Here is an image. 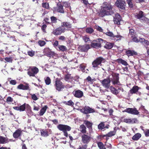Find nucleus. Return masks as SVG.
<instances>
[{
  "instance_id": "18",
  "label": "nucleus",
  "mask_w": 149,
  "mask_h": 149,
  "mask_svg": "<svg viewBox=\"0 0 149 149\" xmlns=\"http://www.w3.org/2000/svg\"><path fill=\"white\" fill-rule=\"evenodd\" d=\"M22 131L20 128L18 129L13 134L14 138H17L21 136Z\"/></svg>"
},
{
  "instance_id": "51",
  "label": "nucleus",
  "mask_w": 149,
  "mask_h": 149,
  "mask_svg": "<svg viewBox=\"0 0 149 149\" xmlns=\"http://www.w3.org/2000/svg\"><path fill=\"white\" fill-rule=\"evenodd\" d=\"M83 39L85 42H87L90 41L89 38L87 36H83Z\"/></svg>"
},
{
  "instance_id": "22",
  "label": "nucleus",
  "mask_w": 149,
  "mask_h": 149,
  "mask_svg": "<svg viewBox=\"0 0 149 149\" xmlns=\"http://www.w3.org/2000/svg\"><path fill=\"white\" fill-rule=\"evenodd\" d=\"M74 96L80 98L83 95V92L80 90H78L73 92Z\"/></svg>"
},
{
  "instance_id": "43",
  "label": "nucleus",
  "mask_w": 149,
  "mask_h": 149,
  "mask_svg": "<svg viewBox=\"0 0 149 149\" xmlns=\"http://www.w3.org/2000/svg\"><path fill=\"white\" fill-rule=\"evenodd\" d=\"M136 109H133L132 108H128L124 111H123V112H136Z\"/></svg>"
},
{
  "instance_id": "23",
  "label": "nucleus",
  "mask_w": 149,
  "mask_h": 149,
  "mask_svg": "<svg viewBox=\"0 0 149 149\" xmlns=\"http://www.w3.org/2000/svg\"><path fill=\"white\" fill-rule=\"evenodd\" d=\"M79 110L81 112H95L93 109L87 106H85L84 108L80 109Z\"/></svg>"
},
{
  "instance_id": "31",
  "label": "nucleus",
  "mask_w": 149,
  "mask_h": 149,
  "mask_svg": "<svg viewBox=\"0 0 149 149\" xmlns=\"http://www.w3.org/2000/svg\"><path fill=\"white\" fill-rule=\"evenodd\" d=\"M140 42H141L145 46L149 45V42L147 40H146L144 38H141L140 39Z\"/></svg>"
},
{
  "instance_id": "54",
  "label": "nucleus",
  "mask_w": 149,
  "mask_h": 149,
  "mask_svg": "<svg viewBox=\"0 0 149 149\" xmlns=\"http://www.w3.org/2000/svg\"><path fill=\"white\" fill-rule=\"evenodd\" d=\"M13 101V99L10 97H8L6 99V102H12Z\"/></svg>"
},
{
  "instance_id": "6",
  "label": "nucleus",
  "mask_w": 149,
  "mask_h": 149,
  "mask_svg": "<svg viewBox=\"0 0 149 149\" xmlns=\"http://www.w3.org/2000/svg\"><path fill=\"white\" fill-rule=\"evenodd\" d=\"M135 17L139 19L142 22H148L149 19L145 17L143 13L141 11H139L138 13H136Z\"/></svg>"
},
{
  "instance_id": "9",
  "label": "nucleus",
  "mask_w": 149,
  "mask_h": 149,
  "mask_svg": "<svg viewBox=\"0 0 149 149\" xmlns=\"http://www.w3.org/2000/svg\"><path fill=\"white\" fill-rule=\"evenodd\" d=\"M116 6L122 10L125 9L126 3L124 0H117L115 3Z\"/></svg>"
},
{
  "instance_id": "2",
  "label": "nucleus",
  "mask_w": 149,
  "mask_h": 149,
  "mask_svg": "<svg viewBox=\"0 0 149 149\" xmlns=\"http://www.w3.org/2000/svg\"><path fill=\"white\" fill-rule=\"evenodd\" d=\"M112 7L109 3L104 2L102 6V8L100 14V15L103 17L105 15H112L113 13L112 11H109L112 9Z\"/></svg>"
},
{
  "instance_id": "50",
  "label": "nucleus",
  "mask_w": 149,
  "mask_h": 149,
  "mask_svg": "<svg viewBox=\"0 0 149 149\" xmlns=\"http://www.w3.org/2000/svg\"><path fill=\"white\" fill-rule=\"evenodd\" d=\"M42 6L47 9L49 8V4L48 3H42Z\"/></svg>"
},
{
  "instance_id": "8",
  "label": "nucleus",
  "mask_w": 149,
  "mask_h": 149,
  "mask_svg": "<svg viewBox=\"0 0 149 149\" xmlns=\"http://www.w3.org/2000/svg\"><path fill=\"white\" fill-rule=\"evenodd\" d=\"M38 72V68L33 66L28 69L27 74L30 76L34 77Z\"/></svg>"
},
{
  "instance_id": "36",
  "label": "nucleus",
  "mask_w": 149,
  "mask_h": 149,
  "mask_svg": "<svg viewBox=\"0 0 149 149\" xmlns=\"http://www.w3.org/2000/svg\"><path fill=\"white\" fill-rule=\"evenodd\" d=\"M137 35L136 34V35H134L133 36H132L130 38H132V40L134 42H140V40L138 39L137 38Z\"/></svg>"
},
{
  "instance_id": "29",
  "label": "nucleus",
  "mask_w": 149,
  "mask_h": 149,
  "mask_svg": "<svg viewBox=\"0 0 149 149\" xmlns=\"http://www.w3.org/2000/svg\"><path fill=\"white\" fill-rule=\"evenodd\" d=\"M79 128L80 129V131L82 134H86L87 132L86 127L84 125L82 124L81 125Z\"/></svg>"
},
{
  "instance_id": "27",
  "label": "nucleus",
  "mask_w": 149,
  "mask_h": 149,
  "mask_svg": "<svg viewBox=\"0 0 149 149\" xmlns=\"http://www.w3.org/2000/svg\"><path fill=\"white\" fill-rule=\"evenodd\" d=\"M84 123L86 125L87 127L89 130H92V125H93L92 123L89 122L88 120H84Z\"/></svg>"
},
{
  "instance_id": "57",
  "label": "nucleus",
  "mask_w": 149,
  "mask_h": 149,
  "mask_svg": "<svg viewBox=\"0 0 149 149\" xmlns=\"http://www.w3.org/2000/svg\"><path fill=\"white\" fill-rule=\"evenodd\" d=\"M31 97L32 99L35 100H37L38 99L35 94L32 95Z\"/></svg>"
},
{
  "instance_id": "49",
  "label": "nucleus",
  "mask_w": 149,
  "mask_h": 149,
  "mask_svg": "<svg viewBox=\"0 0 149 149\" xmlns=\"http://www.w3.org/2000/svg\"><path fill=\"white\" fill-rule=\"evenodd\" d=\"M38 43L39 45L41 46H43L46 44L45 42L43 40H39L38 41Z\"/></svg>"
},
{
  "instance_id": "46",
  "label": "nucleus",
  "mask_w": 149,
  "mask_h": 149,
  "mask_svg": "<svg viewBox=\"0 0 149 149\" xmlns=\"http://www.w3.org/2000/svg\"><path fill=\"white\" fill-rule=\"evenodd\" d=\"M52 23H56L57 22V19L56 17L52 16L50 18Z\"/></svg>"
},
{
  "instance_id": "60",
  "label": "nucleus",
  "mask_w": 149,
  "mask_h": 149,
  "mask_svg": "<svg viewBox=\"0 0 149 149\" xmlns=\"http://www.w3.org/2000/svg\"><path fill=\"white\" fill-rule=\"evenodd\" d=\"M51 51V50L49 48H46L44 50V52L46 53V54H48L49 52Z\"/></svg>"
},
{
  "instance_id": "11",
  "label": "nucleus",
  "mask_w": 149,
  "mask_h": 149,
  "mask_svg": "<svg viewBox=\"0 0 149 149\" xmlns=\"http://www.w3.org/2000/svg\"><path fill=\"white\" fill-rule=\"evenodd\" d=\"M56 89L58 91H61L64 87L63 83L59 80H56L55 82Z\"/></svg>"
},
{
  "instance_id": "61",
  "label": "nucleus",
  "mask_w": 149,
  "mask_h": 149,
  "mask_svg": "<svg viewBox=\"0 0 149 149\" xmlns=\"http://www.w3.org/2000/svg\"><path fill=\"white\" fill-rule=\"evenodd\" d=\"M47 108V106H45L41 109L40 112H45Z\"/></svg>"
},
{
  "instance_id": "59",
  "label": "nucleus",
  "mask_w": 149,
  "mask_h": 149,
  "mask_svg": "<svg viewBox=\"0 0 149 149\" xmlns=\"http://www.w3.org/2000/svg\"><path fill=\"white\" fill-rule=\"evenodd\" d=\"M58 41L56 40L55 41V42L53 43V45L56 48L58 46Z\"/></svg>"
},
{
  "instance_id": "47",
  "label": "nucleus",
  "mask_w": 149,
  "mask_h": 149,
  "mask_svg": "<svg viewBox=\"0 0 149 149\" xmlns=\"http://www.w3.org/2000/svg\"><path fill=\"white\" fill-rule=\"evenodd\" d=\"M64 103L65 104L70 106H73L74 104V103L71 100H69L68 102H65Z\"/></svg>"
},
{
  "instance_id": "12",
  "label": "nucleus",
  "mask_w": 149,
  "mask_h": 149,
  "mask_svg": "<svg viewBox=\"0 0 149 149\" xmlns=\"http://www.w3.org/2000/svg\"><path fill=\"white\" fill-rule=\"evenodd\" d=\"M52 131L50 129H42L40 130V134L43 137H47L51 133Z\"/></svg>"
},
{
  "instance_id": "26",
  "label": "nucleus",
  "mask_w": 149,
  "mask_h": 149,
  "mask_svg": "<svg viewBox=\"0 0 149 149\" xmlns=\"http://www.w3.org/2000/svg\"><path fill=\"white\" fill-rule=\"evenodd\" d=\"M141 136V134L139 133H137L132 136V139L134 141H136L139 140Z\"/></svg>"
},
{
  "instance_id": "24",
  "label": "nucleus",
  "mask_w": 149,
  "mask_h": 149,
  "mask_svg": "<svg viewBox=\"0 0 149 149\" xmlns=\"http://www.w3.org/2000/svg\"><path fill=\"white\" fill-rule=\"evenodd\" d=\"M8 139L2 136H0V144H4L8 142Z\"/></svg>"
},
{
  "instance_id": "39",
  "label": "nucleus",
  "mask_w": 149,
  "mask_h": 149,
  "mask_svg": "<svg viewBox=\"0 0 149 149\" xmlns=\"http://www.w3.org/2000/svg\"><path fill=\"white\" fill-rule=\"evenodd\" d=\"M123 72L122 73V74H124L126 75H128L129 73V72L128 70V68L127 67L125 68H123Z\"/></svg>"
},
{
  "instance_id": "15",
  "label": "nucleus",
  "mask_w": 149,
  "mask_h": 149,
  "mask_svg": "<svg viewBox=\"0 0 149 149\" xmlns=\"http://www.w3.org/2000/svg\"><path fill=\"white\" fill-rule=\"evenodd\" d=\"M90 48V46L89 45H84L80 46L79 47V50L82 52H87Z\"/></svg>"
},
{
  "instance_id": "62",
  "label": "nucleus",
  "mask_w": 149,
  "mask_h": 149,
  "mask_svg": "<svg viewBox=\"0 0 149 149\" xmlns=\"http://www.w3.org/2000/svg\"><path fill=\"white\" fill-rule=\"evenodd\" d=\"M115 37H116L118 39L117 40H118L121 39L122 37L121 36H120V35H117L116 36L114 35V37H113V38H114Z\"/></svg>"
},
{
  "instance_id": "52",
  "label": "nucleus",
  "mask_w": 149,
  "mask_h": 149,
  "mask_svg": "<svg viewBox=\"0 0 149 149\" xmlns=\"http://www.w3.org/2000/svg\"><path fill=\"white\" fill-rule=\"evenodd\" d=\"M5 60L7 62H12L13 59L12 58L6 57L5 58Z\"/></svg>"
},
{
  "instance_id": "4",
  "label": "nucleus",
  "mask_w": 149,
  "mask_h": 149,
  "mask_svg": "<svg viewBox=\"0 0 149 149\" xmlns=\"http://www.w3.org/2000/svg\"><path fill=\"white\" fill-rule=\"evenodd\" d=\"M104 40L101 38H98L93 41L91 43V46L93 48H98L101 47V44Z\"/></svg>"
},
{
  "instance_id": "45",
  "label": "nucleus",
  "mask_w": 149,
  "mask_h": 149,
  "mask_svg": "<svg viewBox=\"0 0 149 149\" xmlns=\"http://www.w3.org/2000/svg\"><path fill=\"white\" fill-rule=\"evenodd\" d=\"M132 1V0H126V1L129 7L130 8H132L133 6Z\"/></svg>"
},
{
  "instance_id": "34",
  "label": "nucleus",
  "mask_w": 149,
  "mask_h": 149,
  "mask_svg": "<svg viewBox=\"0 0 149 149\" xmlns=\"http://www.w3.org/2000/svg\"><path fill=\"white\" fill-rule=\"evenodd\" d=\"M62 26L66 27L68 29H70L71 27V24L69 22H63Z\"/></svg>"
},
{
  "instance_id": "33",
  "label": "nucleus",
  "mask_w": 149,
  "mask_h": 149,
  "mask_svg": "<svg viewBox=\"0 0 149 149\" xmlns=\"http://www.w3.org/2000/svg\"><path fill=\"white\" fill-rule=\"evenodd\" d=\"M117 61L119 63H121L125 66H127L128 65L126 61L121 58L118 59Z\"/></svg>"
},
{
  "instance_id": "56",
  "label": "nucleus",
  "mask_w": 149,
  "mask_h": 149,
  "mask_svg": "<svg viewBox=\"0 0 149 149\" xmlns=\"http://www.w3.org/2000/svg\"><path fill=\"white\" fill-rule=\"evenodd\" d=\"M96 29L97 30L101 32H103V30L101 27L99 26H97L96 27Z\"/></svg>"
},
{
  "instance_id": "42",
  "label": "nucleus",
  "mask_w": 149,
  "mask_h": 149,
  "mask_svg": "<svg viewBox=\"0 0 149 149\" xmlns=\"http://www.w3.org/2000/svg\"><path fill=\"white\" fill-rule=\"evenodd\" d=\"M146 137H147L149 136V129H147L144 130L143 129H142Z\"/></svg>"
},
{
  "instance_id": "13",
  "label": "nucleus",
  "mask_w": 149,
  "mask_h": 149,
  "mask_svg": "<svg viewBox=\"0 0 149 149\" xmlns=\"http://www.w3.org/2000/svg\"><path fill=\"white\" fill-rule=\"evenodd\" d=\"M122 17L118 13L115 14L113 17V22L115 24L119 25L120 24V22L121 21Z\"/></svg>"
},
{
  "instance_id": "1",
  "label": "nucleus",
  "mask_w": 149,
  "mask_h": 149,
  "mask_svg": "<svg viewBox=\"0 0 149 149\" xmlns=\"http://www.w3.org/2000/svg\"><path fill=\"white\" fill-rule=\"evenodd\" d=\"M112 78L111 80L109 78L104 79L100 81L103 86L106 89H108L110 87L111 81L113 85H119L120 84L119 81V74H114L112 75Z\"/></svg>"
},
{
  "instance_id": "17",
  "label": "nucleus",
  "mask_w": 149,
  "mask_h": 149,
  "mask_svg": "<svg viewBox=\"0 0 149 149\" xmlns=\"http://www.w3.org/2000/svg\"><path fill=\"white\" fill-rule=\"evenodd\" d=\"M64 29L62 27H59L53 31V33L56 35H59L61 34L62 33L64 32Z\"/></svg>"
},
{
  "instance_id": "5",
  "label": "nucleus",
  "mask_w": 149,
  "mask_h": 149,
  "mask_svg": "<svg viewBox=\"0 0 149 149\" xmlns=\"http://www.w3.org/2000/svg\"><path fill=\"white\" fill-rule=\"evenodd\" d=\"M81 141L82 143L87 144L91 139V135L88 133L83 134L81 136Z\"/></svg>"
},
{
  "instance_id": "48",
  "label": "nucleus",
  "mask_w": 149,
  "mask_h": 149,
  "mask_svg": "<svg viewBox=\"0 0 149 149\" xmlns=\"http://www.w3.org/2000/svg\"><path fill=\"white\" fill-rule=\"evenodd\" d=\"M105 34L110 36V37H114V35L113 34V33L111 32H110V31H109V32H107L106 33H105Z\"/></svg>"
},
{
  "instance_id": "28",
  "label": "nucleus",
  "mask_w": 149,
  "mask_h": 149,
  "mask_svg": "<svg viewBox=\"0 0 149 149\" xmlns=\"http://www.w3.org/2000/svg\"><path fill=\"white\" fill-rule=\"evenodd\" d=\"M139 88L137 86H134L130 90V92L132 94L138 92Z\"/></svg>"
},
{
  "instance_id": "25",
  "label": "nucleus",
  "mask_w": 149,
  "mask_h": 149,
  "mask_svg": "<svg viewBox=\"0 0 149 149\" xmlns=\"http://www.w3.org/2000/svg\"><path fill=\"white\" fill-rule=\"evenodd\" d=\"M56 10L57 12L60 13H64V12L63 6L61 4L58 5V6L56 8Z\"/></svg>"
},
{
  "instance_id": "10",
  "label": "nucleus",
  "mask_w": 149,
  "mask_h": 149,
  "mask_svg": "<svg viewBox=\"0 0 149 149\" xmlns=\"http://www.w3.org/2000/svg\"><path fill=\"white\" fill-rule=\"evenodd\" d=\"M57 127L59 130L63 132L69 131L71 129V127L68 125L62 124H59L58 125Z\"/></svg>"
},
{
  "instance_id": "53",
  "label": "nucleus",
  "mask_w": 149,
  "mask_h": 149,
  "mask_svg": "<svg viewBox=\"0 0 149 149\" xmlns=\"http://www.w3.org/2000/svg\"><path fill=\"white\" fill-rule=\"evenodd\" d=\"M87 147V145L86 144L82 145L81 146H79V148L77 149H86Z\"/></svg>"
},
{
  "instance_id": "64",
  "label": "nucleus",
  "mask_w": 149,
  "mask_h": 149,
  "mask_svg": "<svg viewBox=\"0 0 149 149\" xmlns=\"http://www.w3.org/2000/svg\"><path fill=\"white\" fill-rule=\"evenodd\" d=\"M59 39L62 41H64L65 40V38L63 36H61L59 37Z\"/></svg>"
},
{
  "instance_id": "38",
  "label": "nucleus",
  "mask_w": 149,
  "mask_h": 149,
  "mask_svg": "<svg viewBox=\"0 0 149 149\" xmlns=\"http://www.w3.org/2000/svg\"><path fill=\"white\" fill-rule=\"evenodd\" d=\"M98 147L100 149H106L105 146H104L102 142H100L97 143Z\"/></svg>"
},
{
  "instance_id": "41",
  "label": "nucleus",
  "mask_w": 149,
  "mask_h": 149,
  "mask_svg": "<svg viewBox=\"0 0 149 149\" xmlns=\"http://www.w3.org/2000/svg\"><path fill=\"white\" fill-rule=\"evenodd\" d=\"M45 81L46 85H49L51 83V79L49 77H47L45 78Z\"/></svg>"
},
{
  "instance_id": "40",
  "label": "nucleus",
  "mask_w": 149,
  "mask_h": 149,
  "mask_svg": "<svg viewBox=\"0 0 149 149\" xmlns=\"http://www.w3.org/2000/svg\"><path fill=\"white\" fill-rule=\"evenodd\" d=\"M136 34L135 33L134 30L132 29H130V32L129 34V37L130 38L132 36H133L134 35H136Z\"/></svg>"
},
{
  "instance_id": "37",
  "label": "nucleus",
  "mask_w": 149,
  "mask_h": 149,
  "mask_svg": "<svg viewBox=\"0 0 149 149\" xmlns=\"http://www.w3.org/2000/svg\"><path fill=\"white\" fill-rule=\"evenodd\" d=\"M98 129L100 130H102L105 128H108L107 127H104V122H102L100 123L98 125Z\"/></svg>"
},
{
  "instance_id": "30",
  "label": "nucleus",
  "mask_w": 149,
  "mask_h": 149,
  "mask_svg": "<svg viewBox=\"0 0 149 149\" xmlns=\"http://www.w3.org/2000/svg\"><path fill=\"white\" fill-rule=\"evenodd\" d=\"M127 55L129 56L137 54V53L133 50H128L126 52Z\"/></svg>"
},
{
  "instance_id": "20",
  "label": "nucleus",
  "mask_w": 149,
  "mask_h": 149,
  "mask_svg": "<svg viewBox=\"0 0 149 149\" xmlns=\"http://www.w3.org/2000/svg\"><path fill=\"white\" fill-rule=\"evenodd\" d=\"M73 77H72L71 74H67L65 75L64 77L65 80L68 82H71L72 84H74V83L73 81Z\"/></svg>"
},
{
  "instance_id": "7",
  "label": "nucleus",
  "mask_w": 149,
  "mask_h": 149,
  "mask_svg": "<svg viewBox=\"0 0 149 149\" xmlns=\"http://www.w3.org/2000/svg\"><path fill=\"white\" fill-rule=\"evenodd\" d=\"M17 111H24L25 109H26L27 111H30V107L28 104L26 103L24 104H23L20 106L19 107H13Z\"/></svg>"
},
{
  "instance_id": "3",
  "label": "nucleus",
  "mask_w": 149,
  "mask_h": 149,
  "mask_svg": "<svg viewBox=\"0 0 149 149\" xmlns=\"http://www.w3.org/2000/svg\"><path fill=\"white\" fill-rule=\"evenodd\" d=\"M105 61V59L102 57H100L97 58L92 63L93 68L94 70H96L98 68V65H101L102 63H104Z\"/></svg>"
},
{
  "instance_id": "32",
  "label": "nucleus",
  "mask_w": 149,
  "mask_h": 149,
  "mask_svg": "<svg viewBox=\"0 0 149 149\" xmlns=\"http://www.w3.org/2000/svg\"><path fill=\"white\" fill-rule=\"evenodd\" d=\"M113 46V44L109 42H107L104 45V47L107 49H111Z\"/></svg>"
},
{
  "instance_id": "35",
  "label": "nucleus",
  "mask_w": 149,
  "mask_h": 149,
  "mask_svg": "<svg viewBox=\"0 0 149 149\" xmlns=\"http://www.w3.org/2000/svg\"><path fill=\"white\" fill-rule=\"evenodd\" d=\"M58 47L60 50L63 52L66 51L67 50V47L64 45H59L58 46Z\"/></svg>"
},
{
  "instance_id": "44",
  "label": "nucleus",
  "mask_w": 149,
  "mask_h": 149,
  "mask_svg": "<svg viewBox=\"0 0 149 149\" xmlns=\"http://www.w3.org/2000/svg\"><path fill=\"white\" fill-rule=\"evenodd\" d=\"M86 32L89 33H92L94 31L93 29L91 28H88L86 29Z\"/></svg>"
},
{
  "instance_id": "58",
  "label": "nucleus",
  "mask_w": 149,
  "mask_h": 149,
  "mask_svg": "<svg viewBox=\"0 0 149 149\" xmlns=\"http://www.w3.org/2000/svg\"><path fill=\"white\" fill-rule=\"evenodd\" d=\"M47 27V26L45 24L43 25L41 27V29L42 30L43 32L45 33V29H46Z\"/></svg>"
},
{
  "instance_id": "16",
  "label": "nucleus",
  "mask_w": 149,
  "mask_h": 149,
  "mask_svg": "<svg viewBox=\"0 0 149 149\" xmlns=\"http://www.w3.org/2000/svg\"><path fill=\"white\" fill-rule=\"evenodd\" d=\"M123 120L124 122L126 123L132 124L136 123L137 121V120L136 118H133L132 119L125 118Z\"/></svg>"
},
{
  "instance_id": "55",
  "label": "nucleus",
  "mask_w": 149,
  "mask_h": 149,
  "mask_svg": "<svg viewBox=\"0 0 149 149\" xmlns=\"http://www.w3.org/2000/svg\"><path fill=\"white\" fill-rule=\"evenodd\" d=\"M28 54L30 56H33L34 54V52L32 51H28Z\"/></svg>"
},
{
  "instance_id": "19",
  "label": "nucleus",
  "mask_w": 149,
  "mask_h": 149,
  "mask_svg": "<svg viewBox=\"0 0 149 149\" xmlns=\"http://www.w3.org/2000/svg\"><path fill=\"white\" fill-rule=\"evenodd\" d=\"M116 127H115V128H114L113 131H111L107 134L106 135H104L103 137H106V139L107 140L108 139V138H107V137H111L114 135L116 133Z\"/></svg>"
},
{
  "instance_id": "63",
  "label": "nucleus",
  "mask_w": 149,
  "mask_h": 149,
  "mask_svg": "<svg viewBox=\"0 0 149 149\" xmlns=\"http://www.w3.org/2000/svg\"><path fill=\"white\" fill-rule=\"evenodd\" d=\"M54 54V53L53 52L51 51L50 52H49L48 54H47V55L48 56H51L53 55Z\"/></svg>"
},
{
  "instance_id": "14",
  "label": "nucleus",
  "mask_w": 149,
  "mask_h": 149,
  "mask_svg": "<svg viewBox=\"0 0 149 149\" xmlns=\"http://www.w3.org/2000/svg\"><path fill=\"white\" fill-rule=\"evenodd\" d=\"M110 89L111 90V92L116 95H117L118 93H120V91H121L122 92H123L124 90L123 88H120L118 89H116L112 86L110 87Z\"/></svg>"
},
{
  "instance_id": "21",
  "label": "nucleus",
  "mask_w": 149,
  "mask_h": 149,
  "mask_svg": "<svg viewBox=\"0 0 149 149\" xmlns=\"http://www.w3.org/2000/svg\"><path fill=\"white\" fill-rule=\"evenodd\" d=\"M18 89L23 90H28L29 89V84H26L25 85L20 84L17 87Z\"/></svg>"
}]
</instances>
